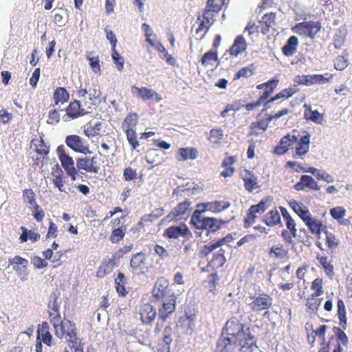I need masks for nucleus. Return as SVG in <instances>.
Returning a JSON list of instances; mask_svg holds the SVG:
<instances>
[{
    "mask_svg": "<svg viewBox=\"0 0 352 352\" xmlns=\"http://www.w3.org/2000/svg\"><path fill=\"white\" fill-rule=\"evenodd\" d=\"M164 236L170 239H176L179 236L189 239L192 237V233L186 224L182 223L178 226H170L166 228L164 230Z\"/></svg>",
    "mask_w": 352,
    "mask_h": 352,
    "instance_id": "obj_17",
    "label": "nucleus"
},
{
    "mask_svg": "<svg viewBox=\"0 0 352 352\" xmlns=\"http://www.w3.org/2000/svg\"><path fill=\"white\" fill-rule=\"evenodd\" d=\"M36 338L43 341L47 346H51L52 336L50 331V326L47 322L44 321L38 324L36 330Z\"/></svg>",
    "mask_w": 352,
    "mask_h": 352,
    "instance_id": "obj_26",
    "label": "nucleus"
},
{
    "mask_svg": "<svg viewBox=\"0 0 352 352\" xmlns=\"http://www.w3.org/2000/svg\"><path fill=\"white\" fill-rule=\"evenodd\" d=\"M298 38L296 36H291L282 47V52L285 56H292L296 53L298 46Z\"/></svg>",
    "mask_w": 352,
    "mask_h": 352,
    "instance_id": "obj_37",
    "label": "nucleus"
},
{
    "mask_svg": "<svg viewBox=\"0 0 352 352\" xmlns=\"http://www.w3.org/2000/svg\"><path fill=\"white\" fill-rule=\"evenodd\" d=\"M263 221L270 227H274L280 223V215L276 208H274L267 212L263 219Z\"/></svg>",
    "mask_w": 352,
    "mask_h": 352,
    "instance_id": "obj_45",
    "label": "nucleus"
},
{
    "mask_svg": "<svg viewBox=\"0 0 352 352\" xmlns=\"http://www.w3.org/2000/svg\"><path fill=\"white\" fill-rule=\"evenodd\" d=\"M131 91L136 97L141 98L144 101L148 100H154L156 102H159L162 100V96L155 91L147 87H138L135 85L132 86Z\"/></svg>",
    "mask_w": 352,
    "mask_h": 352,
    "instance_id": "obj_18",
    "label": "nucleus"
},
{
    "mask_svg": "<svg viewBox=\"0 0 352 352\" xmlns=\"http://www.w3.org/2000/svg\"><path fill=\"white\" fill-rule=\"evenodd\" d=\"M198 156V151L195 148H179L176 155L178 161H185L188 158L195 160Z\"/></svg>",
    "mask_w": 352,
    "mask_h": 352,
    "instance_id": "obj_44",
    "label": "nucleus"
},
{
    "mask_svg": "<svg viewBox=\"0 0 352 352\" xmlns=\"http://www.w3.org/2000/svg\"><path fill=\"white\" fill-rule=\"evenodd\" d=\"M65 144L75 152L87 154L91 153L89 146L85 140L77 135H69L65 138Z\"/></svg>",
    "mask_w": 352,
    "mask_h": 352,
    "instance_id": "obj_15",
    "label": "nucleus"
},
{
    "mask_svg": "<svg viewBox=\"0 0 352 352\" xmlns=\"http://www.w3.org/2000/svg\"><path fill=\"white\" fill-rule=\"evenodd\" d=\"M218 60L217 50H210L206 52L201 57V65L204 67H212L214 64Z\"/></svg>",
    "mask_w": 352,
    "mask_h": 352,
    "instance_id": "obj_51",
    "label": "nucleus"
},
{
    "mask_svg": "<svg viewBox=\"0 0 352 352\" xmlns=\"http://www.w3.org/2000/svg\"><path fill=\"white\" fill-rule=\"evenodd\" d=\"M242 179L244 182V187L249 192H252L254 189L259 187L257 177L249 170L245 169L244 170Z\"/></svg>",
    "mask_w": 352,
    "mask_h": 352,
    "instance_id": "obj_33",
    "label": "nucleus"
},
{
    "mask_svg": "<svg viewBox=\"0 0 352 352\" xmlns=\"http://www.w3.org/2000/svg\"><path fill=\"white\" fill-rule=\"evenodd\" d=\"M316 259L322 267L325 274L328 276L332 277L334 274V267L331 263L329 261L328 257L327 256L318 254L316 256Z\"/></svg>",
    "mask_w": 352,
    "mask_h": 352,
    "instance_id": "obj_53",
    "label": "nucleus"
},
{
    "mask_svg": "<svg viewBox=\"0 0 352 352\" xmlns=\"http://www.w3.org/2000/svg\"><path fill=\"white\" fill-rule=\"evenodd\" d=\"M298 91V89L296 85L285 88L277 93L274 97L270 98V100H277L280 98L287 99L292 97L294 94Z\"/></svg>",
    "mask_w": 352,
    "mask_h": 352,
    "instance_id": "obj_57",
    "label": "nucleus"
},
{
    "mask_svg": "<svg viewBox=\"0 0 352 352\" xmlns=\"http://www.w3.org/2000/svg\"><path fill=\"white\" fill-rule=\"evenodd\" d=\"M289 205L304 223L311 217V213L307 207L300 205L297 201H291Z\"/></svg>",
    "mask_w": 352,
    "mask_h": 352,
    "instance_id": "obj_46",
    "label": "nucleus"
},
{
    "mask_svg": "<svg viewBox=\"0 0 352 352\" xmlns=\"http://www.w3.org/2000/svg\"><path fill=\"white\" fill-rule=\"evenodd\" d=\"M290 112V110L285 108L278 111L274 115L267 114L266 110L263 109L261 113L257 116V120L256 122H252L250 126V133L251 135H258L260 131H265L268 126L269 123L273 120H277L282 116L287 115Z\"/></svg>",
    "mask_w": 352,
    "mask_h": 352,
    "instance_id": "obj_5",
    "label": "nucleus"
},
{
    "mask_svg": "<svg viewBox=\"0 0 352 352\" xmlns=\"http://www.w3.org/2000/svg\"><path fill=\"white\" fill-rule=\"evenodd\" d=\"M346 210L342 206H336L330 209V214L332 218L336 220L340 225L349 226L350 222L348 219H344L346 215Z\"/></svg>",
    "mask_w": 352,
    "mask_h": 352,
    "instance_id": "obj_40",
    "label": "nucleus"
},
{
    "mask_svg": "<svg viewBox=\"0 0 352 352\" xmlns=\"http://www.w3.org/2000/svg\"><path fill=\"white\" fill-rule=\"evenodd\" d=\"M337 316L340 326L343 329H346L347 325L346 309L344 302L342 298H338L337 300Z\"/></svg>",
    "mask_w": 352,
    "mask_h": 352,
    "instance_id": "obj_47",
    "label": "nucleus"
},
{
    "mask_svg": "<svg viewBox=\"0 0 352 352\" xmlns=\"http://www.w3.org/2000/svg\"><path fill=\"white\" fill-rule=\"evenodd\" d=\"M101 129L102 123L100 122H89L84 126V133L86 136L89 138L94 137L100 134Z\"/></svg>",
    "mask_w": 352,
    "mask_h": 352,
    "instance_id": "obj_52",
    "label": "nucleus"
},
{
    "mask_svg": "<svg viewBox=\"0 0 352 352\" xmlns=\"http://www.w3.org/2000/svg\"><path fill=\"white\" fill-rule=\"evenodd\" d=\"M201 190V188L198 185L191 186L188 183L185 186L177 187L173 191V195H179L181 197H191L199 194Z\"/></svg>",
    "mask_w": 352,
    "mask_h": 352,
    "instance_id": "obj_31",
    "label": "nucleus"
},
{
    "mask_svg": "<svg viewBox=\"0 0 352 352\" xmlns=\"http://www.w3.org/2000/svg\"><path fill=\"white\" fill-rule=\"evenodd\" d=\"M276 16V13L274 12H268L263 16L261 23L265 26L262 28L263 34L268 32L270 28L275 24Z\"/></svg>",
    "mask_w": 352,
    "mask_h": 352,
    "instance_id": "obj_56",
    "label": "nucleus"
},
{
    "mask_svg": "<svg viewBox=\"0 0 352 352\" xmlns=\"http://www.w3.org/2000/svg\"><path fill=\"white\" fill-rule=\"evenodd\" d=\"M20 229L22 231V233L19 236V241L21 243L27 242L28 240L34 243L40 240L41 234L36 230H28L24 226H21Z\"/></svg>",
    "mask_w": 352,
    "mask_h": 352,
    "instance_id": "obj_41",
    "label": "nucleus"
},
{
    "mask_svg": "<svg viewBox=\"0 0 352 352\" xmlns=\"http://www.w3.org/2000/svg\"><path fill=\"white\" fill-rule=\"evenodd\" d=\"M162 300V306L158 309V316L162 319V326L165 320L175 310L176 298L170 295Z\"/></svg>",
    "mask_w": 352,
    "mask_h": 352,
    "instance_id": "obj_16",
    "label": "nucleus"
},
{
    "mask_svg": "<svg viewBox=\"0 0 352 352\" xmlns=\"http://www.w3.org/2000/svg\"><path fill=\"white\" fill-rule=\"evenodd\" d=\"M225 0H208L206 6L201 14L197 16V21H199L198 28L196 29V34L204 32L200 39H203L210 28L214 23V13H218L223 8Z\"/></svg>",
    "mask_w": 352,
    "mask_h": 352,
    "instance_id": "obj_3",
    "label": "nucleus"
},
{
    "mask_svg": "<svg viewBox=\"0 0 352 352\" xmlns=\"http://www.w3.org/2000/svg\"><path fill=\"white\" fill-rule=\"evenodd\" d=\"M56 153L61 166L65 170L67 175L71 177L72 181H75L78 175V170L75 168L73 158L67 154L63 145L58 146Z\"/></svg>",
    "mask_w": 352,
    "mask_h": 352,
    "instance_id": "obj_10",
    "label": "nucleus"
},
{
    "mask_svg": "<svg viewBox=\"0 0 352 352\" xmlns=\"http://www.w3.org/2000/svg\"><path fill=\"white\" fill-rule=\"evenodd\" d=\"M65 111L66 116L72 119H76L89 113V111L83 108L80 101L77 100L70 102Z\"/></svg>",
    "mask_w": 352,
    "mask_h": 352,
    "instance_id": "obj_22",
    "label": "nucleus"
},
{
    "mask_svg": "<svg viewBox=\"0 0 352 352\" xmlns=\"http://www.w3.org/2000/svg\"><path fill=\"white\" fill-rule=\"evenodd\" d=\"M246 49L247 43L244 37L242 35H238L228 52L232 56L236 57L244 52Z\"/></svg>",
    "mask_w": 352,
    "mask_h": 352,
    "instance_id": "obj_32",
    "label": "nucleus"
},
{
    "mask_svg": "<svg viewBox=\"0 0 352 352\" xmlns=\"http://www.w3.org/2000/svg\"><path fill=\"white\" fill-rule=\"evenodd\" d=\"M47 307L49 309L50 322L52 324L54 331L60 334V331L56 329L63 322V319H62L60 315V305L58 302V296L56 294L53 293L50 296Z\"/></svg>",
    "mask_w": 352,
    "mask_h": 352,
    "instance_id": "obj_11",
    "label": "nucleus"
},
{
    "mask_svg": "<svg viewBox=\"0 0 352 352\" xmlns=\"http://www.w3.org/2000/svg\"><path fill=\"white\" fill-rule=\"evenodd\" d=\"M231 206L230 201L226 200H214L212 201L202 203L197 205V208L205 206V209L213 213H220L228 209Z\"/></svg>",
    "mask_w": 352,
    "mask_h": 352,
    "instance_id": "obj_23",
    "label": "nucleus"
},
{
    "mask_svg": "<svg viewBox=\"0 0 352 352\" xmlns=\"http://www.w3.org/2000/svg\"><path fill=\"white\" fill-rule=\"evenodd\" d=\"M305 223L313 234H320L324 228H326L321 220L314 219L311 217Z\"/></svg>",
    "mask_w": 352,
    "mask_h": 352,
    "instance_id": "obj_50",
    "label": "nucleus"
},
{
    "mask_svg": "<svg viewBox=\"0 0 352 352\" xmlns=\"http://www.w3.org/2000/svg\"><path fill=\"white\" fill-rule=\"evenodd\" d=\"M118 265L111 258L105 260L98 268L96 276L98 278H104L107 274H110L113 268Z\"/></svg>",
    "mask_w": 352,
    "mask_h": 352,
    "instance_id": "obj_43",
    "label": "nucleus"
},
{
    "mask_svg": "<svg viewBox=\"0 0 352 352\" xmlns=\"http://www.w3.org/2000/svg\"><path fill=\"white\" fill-rule=\"evenodd\" d=\"M333 75L331 74H312V75H298L294 79V82L297 85H302L310 86L314 84H324L328 82L332 79Z\"/></svg>",
    "mask_w": 352,
    "mask_h": 352,
    "instance_id": "obj_14",
    "label": "nucleus"
},
{
    "mask_svg": "<svg viewBox=\"0 0 352 352\" xmlns=\"http://www.w3.org/2000/svg\"><path fill=\"white\" fill-rule=\"evenodd\" d=\"M279 209L283 216V220L285 221V225L287 230L291 232V234L294 238L296 237L297 229L296 228V224L295 223V221L293 219V218L291 217L289 212L285 207L280 206Z\"/></svg>",
    "mask_w": 352,
    "mask_h": 352,
    "instance_id": "obj_38",
    "label": "nucleus"
},
{
    "mask_svg": "<svg viewBox=\"0 0 352 352\" xmlns=\"http://www.w3.org/2000/svg\"><path fill=\"white\" fill-rule=\"evenodd\" d=\"M293 137L295 138L293 140V148H295L293 157H302L309 152L311 135L305 130H293Z\"/></svg>",
    "mask_w": 352,
    "mask_h": 352,
    "instance_id": "obj_7",
    "label": "nucleus"
},
{
    "mask_svg": "<svg viewBox=\"0 0 352 352\" xmlns=\"http://www.w3.org/2000/svg\"><path fill=\"white\" fill-rule=\"evenodd\" d=\"M172 329L169 326H166L164 330L163 341L158 344L157 346V352H169L170 344L172 342Z\"/></svg>",
    "mask_w": 352,
    "mask_h": 352,
    "instance_id": "obj_36",
    "label": "nucleus"
},
{
    "mask_svg": "<svg viewBox=\"0 0 352 352\" xmlns=\"http://www.w3.org/2000/svg\"><path fill=\"white\" fill-rule=\"evenodd\" d=\"M294 188L297 191L304 190L305 188H309L311 190H319L320 189V186L314 180V179L307 175H303L300 179V182H297Z\"/></svg>",
    "mask_w": 352,
    "mask_h": 352,
    "instance_id": "obj_24",
    "label": "nucleus"
},
{
    "mask_svg": "<svg viewBox=\"0 0 352 352\" xmlns=\"http://www.w3.org/2000/svg\"><path fill=\"white\" fill-rule=\"evenodd\" d=\"M289 250L282 243L273 245L268 251V256L275 260H284L288 258Z\"/></svg>",
    "mask_w": 352,
    "mask_h": 352,
    "instance_id": "obj_28",
    "label": "nucleus"
},
{
    "mask_svg": "<svg viewBox=\"0 0 352 352\" xmlns=\"http://www.w3.org/2000/svg\"><path fill=\"white\" fill-rule=\"evenodd\" d=\"M324 232L325 234V243L327 246L331 250L336 249L338 245L339 241L335 234L327 230H325Z\"/></svg>",
    "mask_w": 352,
    "mask_h": 352,
    "instance_id": "obj_60",
    "label": "nucleus"
},
{
    "mask_svg": "<svg viewBox=\"0 0 352 352\" xmlns=\"http://www.w3.org/2000/svg\"><path fill=\"white\" fill-rule=\"evenodd\" d=\"M126 283V278L122 272H119L118 276L115 278V287L120 296H125L128 292L125 288Z\"/></svg>",
    "mask_w": 352,
    "mask_h": 352,
    "instance_id": "obj_54",
    "label": "nucleus"
},
{
    "mask_svg": "<svg viewBox=\"0 0 352 352\" xmlns=\"http://www.w3.org/2000/svg\"><path fill=\"white\" fill-rule=\"evenodd\" d=\"M139 116L137 113H130L124 119L122 128L124 132L135 130L138 125Z\"/></svg>",
    "mask_w": 352,
    "mask_h": 352,
    "instance_id": "obj_42",
    "label": "nucleus"
},
{
    "mask_svg": "<svg viewBox=\"0 0 352 352\" xmlns=\"http://www.w3.org/2000/svg\"><path fill=\"white\" fill-rule=\"evenodd\" d=\"M295 138L293 137V132L292 134H287L283 136L277 146L274 148V153L277 155L285 154L289 148H293V140Z\"/></svg>",
    "mask_w": 352,
    "mask_h": 352,
    "instance_id": "obj_30",
    "label": "nucleus"
},
{
    "mask_svg": "<svg viewBox=\"0 0 352 352\" xmlns=\"http://www.w3.org/2000/svg\"><path fill=\"white\" fill-rule=\"evenodd\" d=\"M223 138V131L221 128H214L210 131L208 140L214 144H220Z\"/></svg>",
    "mask_w": 352,
    "mask_h": 352,
    "instance_id": "obj_59",
    "label": "nucleus"
},
{
    "mask_svg": "<svg viewBox=\"0 0 352 352\" xmlns=\"http://www.w3.org/2000/svg\"><path fill=\"white\" fill-rule=\"evenodd\" d=\"M271 201L270 197H266L262 199L258 204L251 206L244 219L243 227L246 229L251 227L256 221V214L263 213L270 207Z\"/></svg>",
    "mask_w": 352,
    "mask_h": 352,
    "instance_id": "obj_9",
    "label": "nucleus"
},
{
    "mask_svg": "<svg viewBox=\"0 0 352 352\" xmlns=\"http://www.w3.org/2000/svg\"><path fill=\"white\" fill-rule=\"evenodd\" d=\"M139 313L144 324H151L156 316L155 309L150 303L143 304L140 308Z\"/></svg>",
    "mask_w": 352,
    "mask_h": 352,
    "instance_id": "obj_25",
    "label": "nucleus"
},
{
    "mask_svg": "<svg viewBox=\"0 0 352 352\" xmlns=\"http://www.w3.org/2000/svg\"><path fill=\"white\" fill-rule=\"evenodd\" d=\"M156 264L154 255L140 252L132 255L129 268L133 274L142 275L150 272Z\"/></svg>",
    "mask_w": 352,
    "mask_h": 352,
    "instance_id": "obj_4",
    "label": "nucleus"
},
{
    "mask_svg": "<svg viewBox=\"0 0 352 352\" xmlns=\"http://www.w3.org/2000/svg\"><path fill=\"white\" fill-rule=\"evenodd\" d=\"M243 316L241 314L231 317L223 328V338L219 340V345L222 351H234L240 340L252 334L250 327L242 322Z\"/></svg>",
    "mask_w": 352,
    "mask_h": 352,
    "instance_id": "obj_1",
    "label": "nucleus"
},
{
    "mask_svg": "<svg viewBox=\"0 0 352 352\" xmlns=\"http://www.w3.org/2000/svg\"><path fill=\"white\" fill-rule=\"evenodd\" d=\"M30 146L38 155L41 156H45L50 152V147L45 143L42 137L32 139Z\"/></svg>",
    "mask_w": 352,
    "mask_h": 352,
    "instance_id": "obj_39",
    "label": "nucleus"
},
{
    "mask_svg": "<svg viewBox=\"0 0 352 352\" xmlns=\"http://www.w3.org/2000/svg\"><path fill=\"white\" fill-rule=\"evenodd\" d=\"M9 263L13 267V270L19 276L25 275L27 274V268L28 261L20 256H15L9 258Z\"/></svg>",
    "mask_w": 352,
    "mask_h": 352,
    "instance_id": "obj_29",
    "label": "nucleus"
},
{
    "mask_svg": "<svg viewBox=\"0 0 352 352\" xmlns=\"http://www.w3.org/2000/svg\"><path fill=\"white\" fill-rule=\"evenodd\" d=\"M69 94L65 87H57L53 94V100L54 104L57 105L59 103L64 104L69 100Z\"/></svg>",
    "mask_w": 352,
    "mask_h": 352,
    "instance_id": "obj_49",
    "label": "nucleus"
},
{
    "mask_svg": "<svg viewBox=\"0 0 352 352\" xmlns=\"http://www.w3.org/2000/svg\"><path fill=\"white\" fill-rule=\"evenodd\" d=\"M219 281V277L217 272L208 276V287L210 292L215 294Z\"/></svg>",
    "mask_w": 352,
    "mask_h": 352,
    "instance_id": "obj_64",
    "label": "nucleus"
},
{
    "mask_svg": "<svg viewBox=\"0 0 352 352\" xmlns=\"http://www.w3.org/2000/svg\"><path fill=\"white\" fill-rule=\"evenodd\" d=\"M52 175L54 176L53 179V184L56 187H57L60 192H63V186H64V182H63V172L62 169L59 167V166L57 164L56 165V169L53 168Z\"/></svg>",
    "mask_w": 352,
    "mask_h": 352,
    "instance_id": "obj_55",
    "label": "nucleus"
},
{
    "mask_svg": "<svg viewBox=\"0 0 352 352\" xmlns=\"http://www.w3.org/2000/svg\"><path fill=\"white\" fill-rule=\"evenodd\" d=\"M321 23L319 21H308L298 23L292 30L298 34L314 38L320 32Z\"/></svg>",
    "mask_w": 352,
    "mask_h": 352,
    "instance_id": "obj_12",
    "label": "nucleus"
},
{
    "mask_svg": "<svg viewBox=\"0 0 352 352\" xmlns=\"http://www.w3.org/2000/svg\"><path fill=\"white\" fill-rule=\"evenodd\" d=\"M22 197L24 203L29 206L36 201V194L32 188L24 189Z\"/></svg>",
    "mask_w": 352,
    "mask_h": 352,
    "instance_id": "obj_62",
    "label": "nucleus"
},
{
    "mask_svg": "<svg viewBox=\"0 0 352 352\" xmlns=\"http://www.w3.org/2000/svg\"><path fill=\"white\" fill-rule=\"evenodd\" d=\"M201 207V209H197L194 211L190 219L191 224H192L196 229L201 224V220H203L201 213L204 212L205 211H208V209H205V206Z\"/></svg>",
    "mask_w": 352,
    "mask_h": 352,
    "instance_id": "obj_61",
    "label": "nucleus"
},
{
    "mask_svg": "<svg viewBox=\"0 0 352 352\" xmlns=\"http://www.w3.org/2000/svg\"><path fill=\"white\" fill-rule=\"evenodd\" d=\"M192 202L189 199H185L179 202L168 214L167 218L170 219H181L184 215L187 214L192 210Z\"/></svg>",
    "mask_w": 352,
    "mask_h": 352,
    "instance_id": "obj_20",
    "label": "nucleus"
},
{
    "mask_svg": "<svg viewBox=\"0 0 352 352\" xmlns=\"http://www.w3.org/2000/svg\"><path fill=\"white\" fill-rule=\"evenodd\" d=\"M242 340L237 343L240 345L239 352H259L256 338L253 334Z\"/></svg>",
    "mask_w": 352,
    "mask_h": 352,
    "instance_id": "obj_27",
    "label": "nucleus"
},
{
    "mask_svg": "<svg viewBox=\"0 0 352 352\" xmlns=\"http://www.w3.org/2000/svg\"><path fill=\"white\" fill-rule=\"evenodd\" d=\"M168 280L164 278H160L156 281L154 288L153 289V296L155 300H160L168 296Z\"/></svg>",
    "mask_w": 352,
    "mask_h": 352,
    "instance_id": "obj_21",
    "label": "nucleus"
},
{
    "mask_svg": "<svg viewBox=\"0 0 352 352\" xmlns=\"http://www.w3.org/2000/svg\"><path fill=\"white\" fill-rule=\"evenodd\" d=\"M322 298L310 294L305 300L306 312L309 315H317L320 309Z\"/></svg>",
    "mask_w": 352,
    "mask_h": 352,
    "instance_id": "obj_34",
    "label": "nucleus"
},
{
    "mask_svg": "<svg viewBox=\"0 0 352 352\" xmlns=\"http://www.w3.org/2000/svg\"><path fill=\"white\" fill-rule=\"evenodd\" d=\"M303 107L305 108L304 118L307 120L316 124H322L324 120L322 113H320L318 110H312L311 105L306 103L304 104Z\"/></svg>",
    "mask_w": 352,
    "mask_h": 352,
    "instance_id": "obj_35",
    "label": "nucleus"
},
{
    "mask_svg": "<svg viewBox=\"0 0 352 352\" xmlns=\"http://www.w3.org/2000/svg\"><path fill=\"white\" fill-rule=\"evenodd\" d=\"M323 279L318 277L315 278L311 283V289L314 292L311 294L316 296H320L324 294Z\"/></svg>",
    "mask_w": 352,
    "mask_h": 352,
    "instance_id": "obj_58",
    "label": "nucleus"
},
{
    "mask_svg": "<svg viewBox=\"0 0 352 352\" xmlns=\"http://www.w3.org/2000/svg\"><path fill=\"white\" fill-rule=\"evenodd\" d=\"M251 300L248 304L252 312L259 313L264 311V316L268 313V310L272 307L273 299L267 293L259 294L258 296L248 297Z\"/></svg>",
    "mask_w": 352,
    "mask_h": 352,
    "instance_id": "obj_8",
    "label": "nucleus"
},
{
    "mask_svg": "<svg viewBox=\"0 0 352 352\" xmlns=\"http://www.w3.org/2000/svg\"><path fill=\"white\" fill-rule=\"evenodd\" d=\"M225 223L224 221L215 217H203V220L197 230H206L208 234L215 233L222 228Z\"/></svg>",
    "mask_w": 352,
    "mask_h": 352,
    "instance_id": "obj_19",
    "label": "nucleus"
},
{
    "mask_svg": "<svg viewBox=\"0 0 352 352\" xmlns=\"http://www.w3.org/2000/svg\"><path fill=\"white\" fill-rule=\"evenodd\" d=\"M232 236L228 234L217 241H212L200 248L199 250V257H207V271L214 270L224 265L226 262V250L222 248V246L226 243L230 242Z\"/></svg>",
    "mask_w": 352,
    "mask_h": 352,
    "instance_id": "obj_2",
    "label": "nucleus"
},
{
    "mask_svg": "<svg viewBox=\"0 0 352 352\" xmlns=\"http://www.w3.org/2000/svg\"><path fill=\"white\" fill-rule=\"evenodd\" d=\"M126 232V226L121 225L120 226L113 229L109 236V241L113 243H119L123 240Z\"/></svg>",
    "mask_w": 352,
    "mask_h": 352,
    "instance_id": "obj_48",
    "label": "nucleus"
},
{
    "mask_svg": "<svg viewBox=\"0 0 352 352\" xmlns=\"http://www.w3.org/2000/svg\"><path fill=\"white\" fill-rule=\"evenodd\" d=\"M76 165L78 170L97 174L100 170V157L97 155L92 157L85 156L79 157L76 160Z\"/></svg>",
    "mask_w": 352,
    "mask_h": 352,
    "instance_id": "obj_13",
    "label": "nucleus"
},
{
    "mask_svg": "<svg viewBox=\"0 0 352 352\" xmlns=\"http://www.w3.org/2000/svg\"><path fill=\"white\" fill-rule=\"evenodd\" d=\"M93 52H89L87 53V59L89 62L91 68L95 73L100 72L101 71L100 65V58L98 56H91Z\"/></svg>",
    "mask_w": 352,
    "mask_h": 352,
    "instance_id": "obj_63",
    "label": "nucleus"
},
{
    "mask_svg": "<svg viewBox=\"0 0 352 352\" xmlns=\"http://www.w3.org/2000/svg\"><path fill=\"white\" fill-rule=\"evenodd\" d=\"M56 329L60 331V333L59 334L54 331L56 336L58 338L65 337L71 349L82 346L81 341L77 337V330L75 324L72 321L63 319V322L58 326Z\"/></svg>",
    "mask_w": 352,
    "mask_h": 352,
    "instance_id": "obj_6",
    "label": "nucleus"
}]
</instances>
